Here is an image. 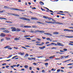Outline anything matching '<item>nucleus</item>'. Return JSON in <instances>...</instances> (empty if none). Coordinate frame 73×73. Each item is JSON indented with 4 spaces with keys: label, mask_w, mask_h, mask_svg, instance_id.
<instances>
[{
    "label": "nucleus",
    "mask_w": 73,
    "mask_h": 73,
    "mask_svg": "<svg viewBox=\"0 0 73 73\" xmlns=\"http://www.w3.org/2000/svg\"><path fill=\"white\" fill-rule=\"evenodd\" d=\"M52 21H54L55 22H48L47 21H45V23H48V24H54V23H55V24H59L60 25H63V24L62 23H60V22H56V21L54 19H52Z\"/></svg>",
    "instance_id": "f257e3e1"
},
{
    "label": "nucleus",
    "mask_w": 73,
    "mask_h": 73,
    "mask_svg": "<svg viewBox=\"0 0 73 73\" xmlns=\"http://www.w3.org/2000/svg\"><path fill=\"white\" fill-rule=\"evenodd\" d=\"M10 10H15L16 11H25V10H22V9H19L17 8H10Z\"/></svg>",
    "instance_id": "f03ea898"
},
{
    "label": "nucleus",
    "mask_w": 73,
    "mask_h": 73,
    "mask_svg": "<svg viewBox=\"0 0 73 73\" xmlns=\"http://www.w3.org/2000/svg\"><path fill=\"white\" fill-rule=\"evenodd\" d=\"M20 27H23V28H31V26H24L23 25H21L20 26Z\"/></svg>",
    "instance_id": "7ed1b4c3"
},
{
    "label": "nucleus",
    "mask_w": 73,
    "mask_h": 73,
    "mask_svg": "<svg viewBox=\"0 0 73 73\" xmlns=\"http://www.w3.org/2000/svg\"><path fill=\"white\" fill-rule=\"evenodd\" d=\"M20 19H22V20H27V21H30V19H27L24 17H22L21 18H19Z\"/></svg>",
    "instance_id": "20e7f679"
},
{
    "label": "nucleus",
    "mask_w": 73,
    "mask_h": 73,
    "mask_svg": "<svg viewBox=\"0 0 73 73\" xmlns=\"http://www.w3.org/2000/svg\"><path fill=\"white\" fill-rule=\"evenodd\" d=\"M44 8H45V9H46L47 10H46V12H49L50 11V12H52V13H53L54 12H55V11L53 12V11H52V10H49V9L47 8V7H43Z\"/></svg>",
    "instance_id": "39448f33"
},
{
    "label": "nucleus",
    "mask_w": 73,
    "mask_h": 73,
    "mask_svg": "<svg viewBox=\"0 0 73 73\" xmlns=\"http://www.w3.org/2000/svg\"><path fill=\"white\" fill-rule=\"evenodd\" d=\"M8 15H13V16H17V17L20 16V15H18L15 14L13 13H8Z\"/></svg>",
    "instance_id": "423d86ee"
},
{
    "label": "nucleus",
    "mask_w": 73,
    "mask_h": 73,
    "mask_svg": "<svg viewBox=\"0 0 73 73\" xmlns=\"http://www.w3.org/2000/svg\"><path fill=\"white\" fill-rule=\"evenodd\" d=\"M64 31H67V32H73V30H70L67 29H65L64 30Z\"/></svg>",
    "instance_id": "0eeeda50"
},
{
    "label": "nucleus",
    "mask_w": 73,
    "mask_h": 73,
    "mask_svg": "<svg viewBox=\"0 0 73 73\" xmlns=\"http://www.w3.org/2000/svg\"><path fill=\"white\" fill-rule=\"evenodd\" d=\"M57 44H58V46H63L64 45L62 43H59V42H57Z\"/></svg>",
    "instance_id": "6e6552de"
},
{
    "label": "nucleus",
    "mask_w": 73,
    "mask_h": 73,
    "mask_svg": "<svg viewBox=\"0 0 73 73\" xmlns=\"http://www.w3.org/2000/svg\"><path fill=\"white\" fill-rule=\"evenodd\" d=\"M11 29H13L12 30V31L13 32H15L16 31V28L15 27H12L11 28Z\"/></svg>",
    "instance_id": "1a4fd4ad"
},
{
    "label": "nucleus",
    "mask_w": 73,
    "mask_h": 73,
    "mask_svg": "<svg viewBox=\"0 0 73 73\" xmlns=\"http://www.w3.org/2000/svg\"><path fill=\"white\" fill-rule=\"evenodd\" d=\"M28 60H32L33 59L34 60H36V58H28Z\"/></svg>",
    "instance_id": "9d476101"
},
{
    "label": "nucleus",
    "mask_w": 73,
    "mask_h": 73,
    "mask_svg": "<svg viewBox=\"0 0 73 73\" xmlns=\"http://www.w3.org/2000/svg\"><path fill=\"white\" fill-rule=\"evenodd\" d=\"M5 36H6L5 34L3 33H1L0 35V36H1V37H5Z\"/></svg>",
    "instance_id": "9b49d317"
},
{
    "label": "nucleus",
    "mask_w": 73,
    "mask_h": 73,
    "mask_svg": "<svg viewBox=\"0 0 73 73\" xmlns=\"http://www.w3.org/2000/svg\"><path fill=\"white\" fill-rule=\"evenodd\" d=\"M35 32H40V33H45V31H40V30L35 31Z\"/></svg>",
    "instance_id": "f8f14e48"
},
{
    "label": "nucleus",
    "mask_w": 73,
    "mask_h": 73,
    "mask_svg": "<svg viewBox=\"0 0 73 73\" xmlns=\"http://www.w3.org/2000/svg\"><path fill=\"white\" fill-rule=\"evenodd\" d=\"M44 35H49V36H52V35L50 33H44Z\"/></svg>",
    "instance_id": "ddd939ff"
},
{
    "label": "nucleus",
    "mask_w": 73,
    "mask_h": 73,
    "mask_svg": "<svg viewBox=\"0 0 73 73\" xmlns=\"http://www.w3.org/2000/svg\"><path fill=\"white\" fill-rule=\"evenodd\" d=\"M18 54H20V55H21V56H23V55H24V52H23V53L21 52H18Z\"/></svg>",
    "instance_id": "4468645a"
},
{
    "label": "nucleus",
    "mask_w": 73,
    "mask_h": 73,
    "mask_svg": "<svg viewBox=\"0 0 73 73\" xmlns=\"http://www.w3.org/2000/svg\"><path fill=\"white\" fill-rule=\"evenodd\" d=\"M44 43L42 42L41 44H36V45H40V46H41V45H44Z\"/></svg>",
    "instance_id": "2eb2a0df"
},
{
    "label": "nucleus",
    "mask_w": 73,
    "mask_h": 73,
    "mask_svg": "<svg viewBox=\"0 0 73 73\" xmlns=\"http://www.w3.org/2000/svg\"><path fill=\"white\" fill-rule=\"evenodd\" d=\"M31 20H38L37 18H36L33 17H31Z\"/></svg>",
    "instance_id": "dca6fc26"
},
{
    "label": "nucleus",
    "mask_w": 73,
    "mask_h": 73,
    "mask_svg": "<svg viewBox=\"0 0 73 73\" xmlns=\"http://www.w3.org/2000/svg\"><path fill=\"white\" fill-rule=\"evenodd\" d=\"M46 47L45 46H43V47H39V49H40L41 50H42V49H44V48H45Z\"/></svg>",
    "instance_id": "f3484780"
},
{
    "label": "nucleus",
    "mask_w": 73,
    "mask_h": 73,
    "mask_svg": "<svg viewBox=\"0 0 73 73\" xmlns=\"http://www.w3.org/2000/svg\"><path fill=\"white\" fill-rule=\"evenodd\" d=\"M21 31V29L19 28L16 29V32H20Z\"/></svg>",
    "instance_id": "a211bd4d"
},
{
    "label": "nucleus",
    "mask_w": 73,
    "mask_h": 73,
    "mask_svg": "<svg viewBox=\"0 0 73 73\" xmlns=\"http://www.w3.org/2000/svg\"><path fill=\"white\" fill-rule=\"evenodd\" d=\"M65 37H67V38H73V36H65Z\"/></svg>",
    "instance_id": "6ab92c4d"
},
{
    "label": "nucleus",
    "mask_w": 73,
    "mask_h": 73,
    "mask_svg": "<svg viewBox=\"0 0 73 73\" xmlns=\"http://www.w3.org/2000/svg\"><path fill=\"white\" fill-rule=\"evenodd\" d=\"M55 56V55H53L52 56L50 57H49V58H50V59L52 60V58H54Z\"/></svg>",
    "instance_id": "aec40b11"
},
{
    "label": "nucleus",
    "mask_w": 73,
    "mask_h": 73,
    "mask_svg": "<svg viewBox=\"0 0 73 73\" xmlns=\"http://www.w3.org/2000/svg\"><path fill=\"white\" fill-rule=\"evenodd\" d=\"M39 3L40 4V5H44V3H43L42 1L40 2Z\"/></svg>",
    "instance_id": "412c9836"
},
{
    "label": "nucleus",
    "mask_w": 73,
    "mask_h": 73,
    "mask_svg": "<svg viewBox=\"0 0 73 73\" xmlns=\"http://www.w3.org/2000/svg\"><path fill=\"white\" fill-rule=\"evenodd\" d=\"M54 44V43H52L51 44H48L47 45V46H50L51 45H53Z\"/></svg>",
    "instance_id": "4be33fe9"
},
{
    "label": "nucleus",
    "mask_w": 73,
    "mask_h": 73,
    "mask_svg": "<svg viewBox=\"0 0 73 73\" xmlns=\"http://www.w3.org/2000/svg\"><path fill=\"white\" fill-rule=\"evenodd\" d=\"M58 32H54L53 33V34L54 35H58Z\"/></svg>",
    "instance_id": "5701e85b"
},
{
    "label": "nucleus",
    "mask_w": 73,
    "mask_h": 73,
    "mask_svg": "<svg viewBox=\"0 0 73 73\" xmlns=\"http://www.w3.org/2000/svg\"><path fill=\"white\" fill-rule=\"evenodd\" d=\"M9 47H10V46H7L5 47H4L5 49H7V48H8Z\"/></svg>",
    "instance_id": "b1692460"
},
{
    "label": "nucleus",
    "mask_w": 73,
    "mask_h": 73,
    "mask_svg": "<svg viewBox=\"0 0 73 73\" xmlns=\"http://www.w3.org/2000/svg\"><path fill=\"white\" fill-rule=\"evenodd\" d=\"M4 8H5V9H9V7L7 6H4Z\"/></svg>",
    "instance_id": "393cba45"
},
{
    "label": "nucleus",
    "mask_w": 73,
    "mask_h": 73,
    "mask_svg": "<svg viewBox=\"0 0 73 73\" xmlns=\"http://www.w3.org/2000/svg\"><path fill=\"white\" fill-rule=\"evenodd\" d=\"M72 60L71 59L68 60H67L64 61V62H67V61H70V60Z\"/></svg>",
    "instance_id": "a878e982"
},
{
    "label": "nucleus",
    "mask_w": 73,
    "mask_h": 73,
    "mask_svg": "<svg viewBox=\"0 0 73 73\" xmlns=\"http://www.w3.org/2000/svg\"><path fill=\"white\" fill-rule=\"evenodd\" d=\"M37 23H39V24H44V23H43L41 22H37Z\"/></svg>",
    "instance_id": "bb28decb"
},
{
    "label": "nucleus",
    "mask_w": 73,
    "mask_h": 73,
    "mask_svg": "<svg viewBox=\"0 0 73 73\" xmlns=\"http://www.w3.org/2000/svg\"><path fill=\"white\" fill-rule=\"evenodd\" d=\"M46 39L47 40H50V41H52V40H50V38H46Z\"/></svg>",
    "instance_id": "cd10ccee"
},
{
    "label": "nucleus",
    "mask_w": 73,
    "mask_h": 73,
    "mask_svg": "<svg viewBox=\"0 0 73 73\" xmlns=\"http://www.w3.org/2000/svg\"><path fill=\"white\" fill-rule=\"evenodd\" d=\"M32 27H33V28H37V27L36 26L33 25L32 26Z\"/></svg>",
    "instance_id": "c85d7f7f"
},
{
    "label": "nucleus",
    "mask_w": 73,
    "mask_h": 73,
    "mask_svg": "<svg viewBox=\"0 0 73 73\" xmlns=\"http://www.w3.org/2000/svg\"><path fill=\"white\" fill-rule=\"evenodd\" d=\"M43 18H44V19H47L48 18V17H46L45 16H43Z\"/></svg>",
    "instance_id": "c756f323"
},
{
    "label": "nucleus",
    "mask_w": 73,
    "mask_h": 73,
    "mask_svg": "<svg viewBox=\"0 0 73 73\" xmlns=\"http://www.w3.org/2000/svg\"><path fill=\"white\" fill-rule=\"evenodd\" d=\"M13 55H9L8 57L7 58H10V57H12V56Z\"/></svg>",
    "instance_id": "7c9ffc66"
},
{
    "label": "nucleus",
    "mask_w": 73,
    "mask_h": 73,
    "mask_svg": "<svg viewBox=\"0 0 73 73\" xmlns=\"http://www.w3.org/2000/svg\"><path fill=\"white\" fill-rule=\"evenodd\" d=\"M60 71V69H58L57 70V72H55V73H59Z\"/></svg>",
    "instance_id": "2f4dec72"
},
{
    "label": "nucleus",
    "mask_w": 73,
    "mask_h": 73,
    "mask_svg": "<svg viewBox=\"0 0 73 73\" xmlns=\"http://www.w3.org/2000/svg\"><path fill=\"white\" fill-rule=\"evenodd\" d=\"M6 22L7 23H12V22L10 21H6Z\"/></svg>",
    "instance_id": "473e14b6"
},
{
    "label": "nucleus",
    "mask_w": 73,
    "mask_h": 73,
    "mask_svg": "<svg viewBox=\"0 0 73 73\" xmlns=\"http://www.w3.org/2000/svg\"><path fill=\"white\" fill-rule=\"evenodd\" d=\"M24 67L25 68H28V66L27 65H25L24 66Z\"/></svg>",
    "instance_id": "72a5a7b5"
},
{
    "label": "nucleus",
    "mask_w": 73,
    "mask_h": 73,
    "mask_svg": "<svg viewBox=\"0 0 73 73\" xmlns=\"http://www.w3.org/2000/svg\"><path fill=\"white\" fill-rule=\"evenodd\" d=\"M4 12H5V10H3V11H0V13H3Z\"/></svg>",
    "instance_id": "f704fd0d"
},
{
    "label": "nucleus",
    "mask_w": 73,
    "mask_h": 73,
    "mask_svg": "<svg viewBox=\"0 0 73 73\" xmlns=\"http://www.w3.org/2000/svg\"><path fill=\"white\" fill-rule=\"evenodd\" d=\"M5 38L7 40H11V38H7L6 37Z\"/></svg>",
    "instance_id": "c9c22d12"
},
{
    "label": "nucleus",
    "mask_w": 73,
    "mask_h": 73,
    "mask_svg": "<svg viewBox=\"0 0 73 73\" xmlns=\"http://www.w3.org/2000/svg\"><path fill=\"white\" fill-rule=\"evenodd\" d=\"M16 57H18V56H14L12 58V59H14V58H16Z\"/></svg>",
    "instance_id": "e433bc0d"
},
{
    "label": "nucleus",
    "mask_w": 73,
    "mask_h": 73,
    "mask_svg": "<svg viewBox=\"0 0 73 73\" xmlns=\"http://www.w3.org/2000/svg\"><path fill=\"white\" fill-rule=\"evenodd\" d=\"M25 38L27 39V40H31V39L30 38Z\"/></svg>",
    "instance_id": "4c0bfd02"
},
{
    "label": "nucleus",
    "mask_w": 73,
    "mask_h": 73,
    "mask_svg": "<svg viewBox=\"0 0 73 73\" xmlns=\"http://www.w3.org/2000/svg\"><path fill=\"white\" fill-rule=\"evenodd\" d=\"M48 20H52H52H54L53 19H52V18H49V17H48Z\"/></svg>",
    "instance_id": "58836bf2"
},
{
    "label": "nucleus",
    "mask_w": 73,
    "mask_h": 73,
    "mask_svg": "<svg viewBox=\"0 0 73 73\" xmlns=\"http://www.w3.org/2000/svg\"><path fill=\"white\" fill-rule=\"evenodd\" d=\"M29 55L28 54H26L25 56V57H27Z\"/></svg>",
    "instance_id": "ea45409f"
},
{
    "label": "nucleus",
    "mask_w": 73,
    "mask_h": 73,
    "mask_svg": "<svg viewBox=\"0 0 73 73\" xmlns=\"http://www.w3.org/2000/svg\"><path fill=\"white\" fill-rule=\"evenodd\" d=\"M36 39L38 40V41H41V39L39 38H36Z\"/></svg>",
    "instance_id": "a19ab883"
},
{
    "label": "nucleus",
    "mask_w": 73,
    "mask_h": 73,
    "mask_svg": "<svg viewBox=\"0 0 73 73\" xmlns=\"http://www.w3.org/2000/svg\"><path fill=\"white\" fill-rule=\"evenodd\" d=\"M15 40H19V39L17 38H16L14 39Z\"/></svg>",
    "instance_id": "79ce46f5"
},
{
    "label": "nucleus",
    "mask_w": 73,
    "mask_h": 73,
    "mask_svg": "<svg viewBox=\"0 0 73 73\" xmlns=\"http://www.w3.org/2000/svg\"><path fill=\"white\" fill-rule=\"evenodd\" d=\"M1 30H5V29H6L5 28H1Z\"/></svg>",
    "instance_id": "37998d69"
},
{
    "label": "nucleus",
    "mask_w": 73,
    "mask_h": 73,
    "mask_svg": "<svg viewBox=\"0 0 73 73\" xmlns=\"http://www.w3.org/2000/svg\"><path fill=\"white\" fill-rule=\"evenodd\" d=\"M63 50H64V51L66 52V51H67V49L66 48H64L63 49Z\"/></svg>",
    "instance_id": "c03bdc74"
},
{
    "label": "nucleus",
    "mask_w": 73,
    "mask_h": 73,
    "mask_svg": "<svg viewBox=\"0 0 73 73\" xmlns=\"http://www.w3.org/2000/svg\"><path fill=\"white\" fill-rule=\"evenodd\" d=\"M8 49H9L10 50H12V48H11V47H9L8 48Z\"/></svg>",
    "instance_id": "a18cd8bd"
},
{
    "label": "nucleus",
    "mask_w": 73,
    "mask_h": 73,
    "mask_svg": "<svg viewBox=\"0 0 73 73\" xmlns=\"http://www.w3.org/2000/svg\"><path fill=\"white\" fill-rule=\"evenodd\" d=\"M45 65H48V63H46L44 64Z\"/></svg>",
    "instance_id": "49530a36"
},
{
    "label": "nucleus",
    "mask_w": 73,
    "mask_h": 73,
    "mask_svg": "<svg viewBox=\"0 0 73 73\" xmlns=\"http://www.w3.org/2000/svg\"><path fill=\"white\" fill-rule=\"evenodd\" d=\"M14 49H16L17 50L18 49V48H17V47H14Z\"/></svg>",
    "instance_id": "de8ad7c7"
},
{
    "label": "nucleus",
    "mask_w": 73,
    "mask_h": 73,
    "mask_svg": "<svg viewBox=\"0 0 73 73\" xmlns=\"http://www.w3.org/2000/svg\"><path fill=\"white\" fill-rule=\"evenodd\" d=\"M73 63H70L67 64V65H73Z\"/></svg>",
    "instance_id": "09e8293b"
},
{
    "label": "nucleus",
    "mask_w": 73,
    "mask_h": 73,
    "mask_svg": "<svg viewBox=\"0 0 73 73\" xmlns=\"http://www.w3.org/2000/svg\"><path fill=\"white\" fill-rule=\"evenodd\" d=\"M32 9H36V8L35 7H32L31 8Z\"/></svg>",
    "instance_id": "8fccbe9b"
},
{
    "label": "nucleus",
    "mask_w": 73,
    "mask_h": 73,
    "mask_svg": "<svg viewBox=\"0 0 73 73\" xmlns=\"http://www.w3.org/2000/svg\"><path fill=\"white\" fill-rule=\"evenodd\" d=\"M41 9L42 11H45V10L42 9V7L41 8Z\"/></svg>",
    "instance_id": "3c124183"
},
{
    "label": "nucleus",
    "mask_w": 73,
    "mask_h": 73,
    "mask_svg": "<svg viewBox=\"0 0 73 73\" xmlns=\"http://www.w3.org/2000/svg\"><path fill=\"white\" fill-rule=\"evenodd\" d=\"M48 60H49V59H46L44 60V61H48Z\"/></svg>",
    "instance_id": "603ef678"
},
{
    "label": "nucleus",
    "mask_w": 73,
    "mask_h": 73,
    "mask_svg": "<svg viewBox=\"0 0 73 73\" xmlns=\"http://www.w3.org/2000/svg\"><path fill=\"white\" fill-rule=\"evenodd\" d=\"M68 57H69V55H68L66 56H64V58H68Z\"/></svg>",
    "instance_id": "864d4df0"
},
{
    "label": "nucleus",
    "mask_w": 73,
    "mask_h": 73,
    "mask_svg": "<svg viewBox=\"0 0 73 73\" xmlns=\"http://www.w3.org/2000/svg\"><path fill=\"white\" fill-rule=\"evenodd\" d=\"M41 57L42 58V56H37V58H41Z\"/></svg>",
    "instance_id": "5fc2aeb1"
},
{
    "label": "nucleus",
    "mask_w": 73,
    "mask_h": 73,
    "mask_svg": "<svg viewBox=\"0 0 73 73\" xmlns=\"http://www.w3.org/2000/svg\"><path fill=\"white\" fill-rule=\"evenodd\" d=\"M54 44L55 45V46H58V44H56V43H54L53 45Z\"/></svg>",
    "instance_id": "6e6d98bb"
},
{
    "label": "nucleus",
    "mask_w": 73,
    "mask_h": 73,
    "mask_svg": "<svg viewBox=\"0 0 73 73\" xmlns=\"http://www.w3.org/2000/svg\"><path fill=\"white\" fill-rule=\"evenodd\" d=\"M29 70H32V67H30L29 68Z\"/></svg>",
    "instance_id": "4d7b16f0"
},
{
    "label": "nucleus",
    "mask_w": 73,
    "mask_h": 73,
    "mask_svg": "<svg viewBox=\"0 0 73 73\" xmlns=\"http://www.w3.org/2000/svg\"><path fill=\"white\" fill-rule=\"evenodd\" d=\"M25 47H26L27 48H28V47H29V45H25Z\"/></svg>",
    "instance_id": "13d9d810"
},
{
    "label": "nucleus",
    "mask_w": 73,
    "mask_h": 73,
    "mask_svg": "<svg viewBox=\"0 0 73 73\" xmlns=\"http://www.w3.org/2000/svg\"><path fill=\"white\" fill-rule=\"evenodd\" d=\"M49 44V42H46V44Z\"/></svg>",
    "instance_id": "bf43d9fd"
},
{
    "label": "nucleus",
    "mask_w": 73,
    "mask_h": 73,
    "mask_svg": "<svg viewBox=\"0 0 73 73\" xmlns=\"http://www.w3.org/2000/svg\"><path fill=\"white\" fill-rule=\"evenodd\" d=\"M7 64L6 63H3L2 64V65L4 66V65H6Z\"/></svg>",
    "instance_id": "052dcab7"
},
{
    "label": "nucleus",
    "mask_w": 73,
    "mask_h": 73,
    "mask_svg": "<svg viewBox=\"0 0 73 73\" xmlns=\"http://www.w3.org/2000/svg\"><path fill=\"white\" fill-rule=\"evenodd\" d=\"M60 52H65V51L62 50H60Z\"/></svg>",
    "instance_id": "680f3d73"
},
{
    "label": "nucleus",
    "mask_w": 73,
    "mask_h": 73,
    "mask_svg": "<svg viewBox=\"0 0 73 73\" xmlns=\"http://www.w3.org/2000/svg\"><path fill=\"white\" fill-rule=\"evenodd\" d=\"M56 49V48H55V47H53L51 48V49Z\"/></svg>",
    "instance_id": "e2e57ef3"
},
{
    "label": "nucleus",
    "mask_w": 73,
    "mask_h": 73,
    "mask_svg": "<svg viewBox=\"0 0 73 73\" xmlns=\"http://www.w3.org/2000/svg\"><path fill=\"white\" fill-rule=\"evenodd\" d=\"M60 57L62 58H61V59H62L64 58V56H60Z\"/></svg>",
    "instance_id": "0e129e2a"
},
{
    "label": "nucleus",
    "mask_w": 73,
    "mask_h": 73,
    "mask_svg": "<svg viewBox=\"0 0 73 73\" xmlns=\"http://www.w3.org/2000/svg\"><path fill=\"white\" fill-rule=\"evenodd\" d=\"M4 40V38H3L1 39V41H3Z\"/></svg>",
    "instance_id": "69168bd1"
},
{
    "label": "nucleus",
    "mask_w": 73,
    "mask_h": 73,
    "mask_svg": "<svg viewBox=\"0 0 73 73\" xmlns=\"http://www.w3.org/2000/svg\"><path fill=\"white\" fill-rule=\"evenodd\" d=\"M9 31L8 30H6V33H9Z\"/></svg>",
    "instance_id": "338daca9"
},
{
    "label": "nucleus",
    "mask_w": 73,
    "mask_h": 73,
    "mask_svg": "<svg viewBox=\"0 0 73 73\" xmlns=\"http://www.w3.org/2000/svg\"><path fill=\"white\" fill-rule=\"evenodd\" d=\"M40 42H38V41H36V43H40Z\"/></svg>",
    "instance_id": "774afa93"
}]
</instances>
